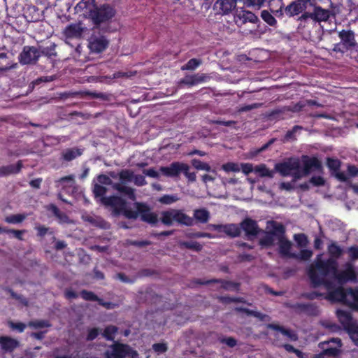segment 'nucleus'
Returning <instances> with one entry per match:
<instances>
[{
  "instance_id": "obj_1",
  "label": "nucleus",
  "mask_w": 358,
  "mask_h": 358,
  "mask_svg": "<svg viewBox=\"0 0 358 358\" xmlns=\"http://www.w3.org/2000/svg\"><path fill=\"white\" fill-rule=\"evenodd\" d=\"M308 275L313 287L323 285L327 290L335 288L334 283L328 280V277H331L334 280H336L339 285H343L349 281H355L357 278L352 264L346 263L344 270L338 271L336 259L329 258L323 260L320 258V256L317 257L315 264L310 267Z\"/></svg>"
},
{
  "instance_id": "obj_2",
  "label": "nucleus",
  "mask_w": 358,
  "mask_h": 358,
  "mask_svg": "<svg viewBox=\"0 0 358 358\" xmlns=\"http://www.w3.org/2000/svg\"><path fill=\"white\" fill-rule=\"evenodd\" d=\"M101 200L106 206H110L113 208L112 215L114 217L122 215L127 219L136 220L140 216L142 221L152 225L158 222L157 214L151 212L148 206L145 203L136 202L134 203L136 209L132 210L127 208L124 199L117 196L104 197Z\"/></svg>"
},
{
  "instance_id": "obj_3",
  "label": "nucleus",
  "mask_w": 358,
  "mask_h": 358,
  "mask_svg": "<svg viewBox=\"0 0 358 358\" xmlns=\"http://www.w3.org/2000/svg\"><path fill=\"white\" fill-rule=\"evenodd\" d=\"M115 14L116 10L113 6L103 3L96 6L93 10H90V18L96 28L106 32H110L113 30L110 29L109 24Z\"/></svg>"
},
{
  "instance_id": "obj_4",
  "label": "nucleus",
  "mask_w": 358,
  "mask_h": 358,
  "mask_svg": "<svg viewBox=\"0 0 358 358\" xmlns=\"http://www.w3.org/2000/svg\"><path fill=\"white\" fill-rule=\"evenodd\" d=\"M328 291V298L333 301L343 302L350 307L358 308V288L344 289L342 287Z\"/></svg>"
},
{
  "instance_id": "obj_5",
  "label": "nucleus",
  "mask_w": 358,
  "mask_h": 358,
  "mask_svg": "<svg viewBox=\"0 0 358 358\" xmlns=\"http://www.w3.org/2000/svg\"><path fill=\"white\" fill-rule=\"evenodd\" d=\"M160 221L166 226H171L173 222L187 227L193 226L194 218L185 214L182 210L171 208L161 213Z\"/></svg>"
},
{
  "instance_id": "obj_6",
  "label": "nucleus",
  "mask_w": 358,
  "mask_h": 358,
  "mask_svg": "<svg viewBox=\"0 0 358 358\" xmlns=\"http://www.w3.org/2000/svg\"><path fill=\"white\" fill-rule=\"evenodd\" d=\"M274 1V0L268 1L269 10H262L260 17L268 26L276 28L278 27V21L275 17H283V3H281L278 9H274L273 8V3Z\"/></svg>"
},
{
  "instance_id": "obj_7",
  "label": "nucleus",
  "mask_w": 358,
  "mask_h": 358,
  "mask_svg": "<svg viewBox=\"0 0 358 358\" xmlns=\"http://www.w3.org/2000/svg\"><path fill=\"white\" fill-rule=\"evenodd\" d=\"M280 227L285 228L282 224L273 222L272 230L264 232V236L259 239V245L262 247L268 248L278 243L280 237L279 234H281L280 233L282 232V229H280Z\"/></svg>"
},
{
  "instance_id": "obj_8",
  "label": "nucleus",
  "mask_w": 358,
  "mask_h": 358,
  "mask_svg": "<svg viewBox=\"0 0 358 358\" xmlns=\"http://www.w3.org/2000/svg\"><path fill=\"white\" fill-rule=\"evenodd\" d=\"M331 15L334 14L330 10L323 8L320 6H314L311 12H304L301 14V19L302 21L311 19L315 22L320 23L327 22Z\"/></svg>"
},
{
  "instance_id": "obj_9",
  "label": "nucleus",
  "mask_w": 358,
  "mask_h": 358,
  "mask_svg": "<svg viewBox=\"0 0 358 358\" xmlns=\"http://www.w3.org/2000/svg\"><path fill=\"white\" fill-rule=\"evenodd\" d=\"M98 181L103 185H111L113 189L127 196L129 199L132 201L136 200L135 189L134 188L120 183L113 182L109 177L103 174L98 176Z\"/></svg>"
},
{
  "instance_id": "obj_10",
  "label": "nucleus",
  "mask_w": 358,
  "mask_h": 358,
  "mask_svg": "<svg viewBox=\"0 0 358 358\" xmlns=\"http://www.w3.org/2000/svg\"><path fill=\"white\" fill-rule=\"evenodd\" d=\"M109 45V40L103 35L94 33L88 39V48L92 52L101 53L103 52Z\"/></svg>"
},
{
  "instance_id": "obj_11",
  "label": "nucleus",
  "mask_w": 358,
  "mask_h": 358,
  "mask_svg": "<svg viewBox=\"0 0 358 358\" xmlns=\"http://www.w3.org/2000/svg\"><path fill=\"white\" fill-rule=\"evenodd\" d=\"M39 53L37 47L25 45L18 55V61L22 65H34L39 59Z\"/></svg>"
},
{
  "instance_id": "obj_12",
  "label": "nucleus",
  "mask_w": 358,
  "mask_h": 358,
  "mask_svg": "<svg viewBox=\"0 0 358 358\" xmlns=\"http://www.w3.org/2000/svg\"><path fill=\"white\" fill-rule=\"evenodd\" d=\"M281 234L279 237V241L278 242V252L282 257H289L293 258L296 257V254L291 252V248L292 246V243L290 241H289L285 236V228H282Z\"/></svg>"
},
{
  "instance_id": "obj_13",
  "label": "nucleus",
  "mask_w": 358,
  "mask_h": 358,
  "mask_svg": "<svg viewBox=\"0 0 358 358\" xmlns=\"http://www.w3.org/2000/svg\"><path fill=\"white\" fill-rule=\"evenodd\" d=\"M289 307L299 314L303 313L309 316H317L320 314L319 307L313 303H296Z\"/></svg>"
},
{
  "instance_id": "obj_14",
  "label": "nucleus",
  "mask_w": 358,
  "mask_h": 358,
  "mask_svg": "<svg viewBox=\"0 0 358 358\" xmlns=\"http://www.w3.org/2000/svg\"><path fill=\"white\" fill-rule=\"evenodd\" d=\"M300 168V162L297 159L289 160L275 165V170L282 176H291L294 170Z\"/></svg>"
},
{
  "instance_id": "obj_15",
  "label": "nucleus",
  "mask_w": 358,
  "mask_h": 358,
  "mask_svg": "<svg viewBox=\"0 0 358 358\" xmlns=\"http://www.w3.org/2000/svg\"><path fill=\"white\" fill-rule=\"evenodd\" d=\"M319 346L322 350V355L336 356L339 352L338 348L341 346V341L340 338H332L320 343Z\"/></svg>"
},
{
  "instance_id": "obj_16",
  "label": "nucleus",
  "mask_w": 358,
  "mask_h": 358,
  "mask_svg": "<svg viewBox=\"0 0 358 358\" xmlns=\"http://www.w3.org/2000/svg\"><path fill=\"white\" fill-rule=\"evenodd\" d=\"M234 22L238 27H241L247 22L257 24L260 22V20L252 11L243 10L241 12L234 15Z\"/></svg>"
},
{
  "instance_id": "obj_17",
  "label": "nucleus",
  "mask_w": 358,
  "mask_h": 358,
  "mask_svg": "<svg viewBox=\"0 0 358 358\" xmlns=\"http://www.w3.org/2000/svg\"><path fill=\"white\" fill-rule=\"evenodd\" d=\"M237 6L236 0H217L213 5V10L218 14L227 15L231 14Z\"/></svg>"
},
{
  "instance_id": "obj_18",
  "label": "nucleus",
  "mask_w": 358,
  "mask_h": 358,
  "mask_svg": "<svg viewBox=\"0 0 358 358\" xmlns=\"http://www.w3.org/2000/svg\"><path fill=\"white\" fill-rule=\"evenodd\" d=\"M307 4L299 1V0H295L292 1L287 6H283V14L285 13L288 17H294L299 15L301 13L306 12Z\"/></svg>"
},
{
  "instance_id": "obj_19",
  "label": "nucleus",
  "mask_w": 358,
  "mask_h": 358,
  "mask_svg": "<svg viewBox=\"0 0 358 358\" xmlns=\"http://www.w3.org/2000/svg\"><path fill=\"white\" fill-rule=\"evenodd\" d=\"M184 163L176 162L171 163L169 166H161L159 168V171L161 173L169 178H178L180 174L182 173V171H184Z\"/></svg>"
},
{
  "instance_id": "obj_20",
  "label": "nucleus",
  "mask_w": 358,
  "mask_h": 358,
  "mask_svg": "<svg viewBox=\"0 0 358 358\" xmlns=\"http://www.w3.org/2000/svg\"><path fill=\"white\" fill-rule=\"evenodd\" d=\"M212 228L219 232H224L230 237H237L241 234V228L236 224H213Z\"/></svg>"
},
{
  "instance_id": "obj_21",
  "label": "nucleus",
  "mask_w": 358,
  "mask_h": 358,
  "mask_svg": "<svg viewBox=\"0 0 358 358\" xmlns=\"http://www.w3.org/2000/svg\"><path fill=\"white\" fill-rule=\"evenodd\" d=\"M130 350L127 345L115 343L111 346V351L107 352V358H125Z\"/></svg>"
},
{
  "instance_id": "obj_22",
  "label": "nucleus",
  "mask_w": 358,
  "mask_h": 358,
  "mask_svg": "<svg viewBox=\"0 0 358 358\" xmlns=\"http://www.w3.org/2000/svg\"><path fill=\"white\" fill-rule=\"evenodd\" d=\"M209 78L205 73H196L194 75H187L179 81V85H185L189 87L196 85L199 83L206 82Z\"/></svg>"
},
{
  "instance_id": "obj_23",
  "label": "nucleus",
  "mask_w": 358,
  "mask_h": 358,
  "mask_svg": "<svg viewBox=\"0 0 358 358\" xmlns=\"http://www.w3.org/2000/svg\"><path fill=\"white\" fill-rule=\"evenodd\" d=\"M341 41L350 50L355 48L358 50V44L356 42L355 33L352 30H342L338 32Z\"/></svg>"
},
{
  "instance_id": "obj_24",
  "label": "nucleus",
  "mask_w": 358,
  "mask_h": 358,
  "mask_svg": "<svg viewBox=\"0 0 358 358\" xmlns=\"http://www.w3.org/2000/svg\"><path fill=\"white\" fill-rule=\"evenodd\" d=\"M193 282L197 285H208L213 282H217L221 284V287L226 290H234L237 289L239 287L238 283H236L231 281L223 280L220 279H211L208 280H203L201 279H195Z\"/></svg>"
},
{
  "instance_id": "obj_25",
  "label": "nucleus",
  "mask_w": 358,
  "mask_h": 358,
  "mask_svg": "<svg viewBox=\"0 0 358 358\" xmlns=\"http://www.w3.org/2000/svg\"><path fill=\"white\" fill-rule=\"evenodd\" d=\"M80 296L85 301H97L99 305L106 309H113L115 305L111 302H105L103 299L99 298L94 292L83 289L80 292Z\"/></svg>"
},
{
  "instance_id": "obj_26",
  "label": "nucleus",
  "mask_w": 358,
  "mask_h": 358,
  "mask_svg": "<svg viewBox=\"0 0 358 358\" xmlns=\"http://www.w3.org/2000/svg\"><path fill=\"white\" fill-rule=\"evenodd\" d=\"M241 230L243 229L248 236H255L259 232V229L256 221L251 218H246L241 223Z\"/></svg>"
},
{
  "instance_id": "obj_27",
  "label": "nucleus",
  "mask_w": 358,
  "mask_h": 358,
  "mask_svg": "<svg viewBox=\"0 0 358 358\" xmlns=\"http://www.w3.org/2000/svg\"><path fill=\"white\" fill-rule=\"evenodd\" d=\"M321 167L320 161L315 157H303V174L309 175L313 169H319Z\"/></svg>"
},
{
  "instance_id": "obj_28",
  "label": "nucleus",
  "mask_w": 358,
  "mask_h": 358,
  "mask_svg": "<svg viewBox=\"0 0 358 358\" xmlns=\"http://www.w3.org/2000/svg\"><path fill=\"white\" fill-rule=\"evenodd\" d=\"M83 32V29L80 23L71 24L64 30V35L69 38H79Z\"/></svg>"
},
{
  "instance_id": "obj_29",
  "label": "nucleus",
  "mask_w": 358,
  "mask_h": 358,
  "mask_svg": "<svg viewBox=\"0 0 358 358\" xmlns=\"http://www.w3.org/2000/svg\"><path fill=\"white\" fill-rule=\"evenodd\" d=\"M0 345L3 351L11 352L19 346V342L10 337L1 336L0 337Z\"/></svg>"
},
{
  "instance_id": "obj_30",
  "label": "nucleus",
  "mask_w": 358,
  "mask_h": 358,
  "mask_svg": "<svg viewBox=\"0 0 358 358\" xmlns=\"http://www.w3.org/2000/svg\"><path fill=\"white\" fill-rule=\"evenodd\" d=\"M38 51L39 53V57H41L42 55L46 57L48 59L53 61L54 58L57 57V54L56 52V45L55 43H51L48 46L39 45L38 48Z\"/></svg>"
},
{
  "instance_id": "obj_31",
  "label": "nucleus",
  "mask_w": 358,
  "mask_h": 358,
  "mask_svg": "<svg viewBox=\"0 0 358 358\" xmlns=\"http://www.w3.org/2000/svg\"><path fill=\"white\" fill-rule=\"evenodd\" d=\"M82 218L84 221L100 228H107L108 223L101 217L94 215H83Z\"/></svg>"
},
{
  "instance_id": "obj_32",
  "label": "nucleus",
  "mask_w": 358,
  "mask_h": 358,
  "mask_svg": "<svg viewBox=\"0 0 358 358\" xmlns=\"http://www.w3.org/2000/svg\"><path fill=\"white\" fill-rule=\"evenodd\" d=\"M22 167L21 161L17 162L16 164H10L0 167V177L6 176L10 174L17 173Z\"/></svg>"
},
{
  "instance_id": "obj_33",
  "label": "nucleus",
  "mask_w": 358,
  "mask_h": 358,
  "mask_svg": "<svg viewBox=\"0 0 358 358\" xmlns=\"http://www.w3.org/2000/svg\"><path fill=\"white\" fill-rule=\"evenodd\" d=\"M82 154L83 150L81 149L73 148L64 150L62 152V156L64 160L70 162L78 157H80Z\"/></svg>"
},
{
  "instance_id": "obj_34",
  "label": "nucleus",
  "mask_w": 358,
  "mask_h": 358,
  "mask_svg": "<svg viewBox=\"0 0 358 358\" xmlns=\"http://www.w3.org/2000/svg\"><path fill=\"white\" fill-rule=\"evenodd\" d=\"M194 218L200 223L205 224L210 219V213L206 208L196 209L194 210Z\"/></svg>"
},
{
  "instance_id": "obj_35",
  "label": "nucleus",
  "mask_w": 358,
  "mask_h": 358,
  "mask_svg": "<svg viewBox=\"0 0 358 358\" xmlns=\"http://www.w3.org/2000/svg\"><path fill=\"white\" fill-rule=\"evenodd\" d=\"M96 6L95 0H81L77 3L75 9L77 12L87 10L90 13V10H93Z\"/></svg>"
},
{
  "instance_id": "obj_36",
  "label": "nucleus",
  "mask_w": 358,
  "mask_h": 358,
  "mask_svg": "<svg viewBox=\"0 0 358 358\" xmlns=\"http://www.w3.org/2000/svg\"><path fill=\"white\" fill-rule=\"evenodd\" d=\"M134 171L129 169L122 170L119 173V180L120 182L118 183L126 185L127 182H132L134 178Z\"/></svg>"
},
{
  "instance_id": "obj_37",
  "label": "nucleus",
  "mask_w": 358,
  "mask_h": 358,
  "mask_svg": "<svg viewBox=\"0 0 358 358\" xmlns=\"http://www.w3.org/2000/svg\"><path fill=\"white\" fill-rule=\"evenodd\" d=\"M254 172L258 174L260 177H268L270 178H272L274 174V171L269 170L265 164H260L255 166Z\"/></svg>"
},
{
  "instance_id": "obj_38",
  "label": "nucleus",
  "mask_w": 358,
  "mask_h": 358,
  "mask_svg": "<svg viewBox=\"0 0 358 358\" xmlns=\"http://www.w3.org/2000/svg\"><path fill=\"white\" fill-rule=\"evenodd\" d=\"M56 183L58 184V186H62V189H64L68 187H71L75 184L74 176L70 175L68 176L62 177L57 180Z\"/></svg>"
},
{
  "instance_id": "obj_39",
  "label": "nucleus",
  "mask_w": 358,
  "mask_h": 358,
  "mask_svg": "<svg viewBox=\"0 0 358 358\" xmlns=\"http://www.w3.org/2000/svg\"><path fill=\"white\" fill-rule=\"evenodd\" d=\"M117 329V327L109 325L105 328L103 332V336L108 341H113Z\"/></svg>"
},
{
  "instance_id": "obj_40",
  "label": "nucleus",
  "mask_w": 358,
  "mask_h": 358,
  "mask_svg": "<svg viewBox=\"0 0 358 358\" xmlns=\"http://www.w3.org/2000/svg\"><path fill=\"white\" fill-rule=\"evenodd\" d=\"M202 63V61L199 59L193 58L189 59L187 64L181 67L182 71L190 70L193 71L199 67Z\"/></svg>"
},
{
  "instance_id": "obj_41",
  "label": "nucleus",
  "mask_w": 358,
  "mask_h": 358,
  "mask_svg": "<svg viewBox=\"0 0 358 358\" xmlns=\"http://www.w3.org/2000/svg\"><path fill=\"white\" fill-rule=\"evenodd\" d=\"M180 198L177 194H165L158 199V201L162 204L170 205L178 201Z\"/></svg>"
},
{
  "instance_id": "obj_42",
  "label": "nucleus",
  "mask_w": 358,
  "mask_h": 358,
  "mask_svg": "<svg viewBox=\"0 0 358 358\" xmlns=\"http://www.w3.org/2000/svg\"><path fill=\"white\" fill-rule=\"evenodd\" d=\"M180 247L185 248L187 249L193 250L196 252H200L203 249L202 245L196 241H183L180 243Z\"/></svg>"
},
{
  "instance_id": "obj_43",
  "label": "nucleus",
  "mask_w": 358,
  "mask_h": 358,
  "mask_svg": "<svg viewBox=\"0 0 358 358\" xmlns=\"http://www.w3.org/2000/svg\"><path fill=\"white\" fill-rule=\"evenodd\" d=\"M266 0H245L244 6L247 8H252L259 10L264 6Z\"/></svg>"
},
{
  "instance_id": "obj_44",
  "label": "nucleus",
  "mask_w": 358,
  "mask_h": 358,
  "mask_svg": "<svg viewBox=\"0 0 358 358\" xmlns=\"http://www.w3.org/2000/svg\"><path fill=\"white\" fill-rule=\"evenodd\" d=\"M303 129V127L301 126L296 125L292 127L291 130H289L285 136V141H294L296 140V134L301 131Z\"/></svg>"
},
{
  "instance_id": "obj_45",
  "label": "nucleus",
  "mask_w": 358,
  "mask_h": 358,
  "mask_svg": "<svg viewBox=\"0 0 358 358\" xmlns=\"http://www.w3.org/2000/svg\"><path fill=\"white\" fill-rule=\"evenodd\" d=\"M106 192L107 189L105 187H103L98 184L94 185L93 188V193L94 194V196L96 198L100 197V201L101 203H103L104 206L106 205L102 202L101 199L105 197L103 196V195L106 193Z\"/></svg>"
},
{
  "instance_id": "obj_46",
  "label": "nucleus",
  "mask_w": 358,
  "mask_h": 358,
  "mask_svg": "<svg viewBox=\"0 0 358 358\" xmlns=\"http://www.w3.org/2000/svg\"><path fill=\"white\" fill-rule=\"evenodd\" d=\"M29 327L34 329H41L44 327H51V324L48 320H34L29 322Z\"/></svg>"
},
{
  "instance_id": "obj_47",
  "label": "nucleus",
  "mask_w": 358,
  "mask_h": 358,
  "mask_svg": "<svg viewBox=\"0 0 358 358\" xmlns=\"http://www.w3.org/2000/svg\"><path fill=\"white\" fill-rule=\"evenodd\" d=\"M337 316L340 322L343 324H349L351 321L350 314L345 310H337Z\"/></svg>"
},
{
  "instance_id": "obj_48",
  "label": "nucleus",
  "mask_w": 358,
  "mask_h": 358,
  "mask_svg": "<svg viewBox=\"0 0 358 358\" xmlns=\"http://www.w3.org/2000/svg\"><path fill=\"white\" fill-rule=\"evenodd\" d=\"M26 217V215L24 214L11 215L10 216H7L5 221L10 224H18L22 222Z\"/></svg>"
},
{
  "instance_id": "obj_49",
  "label": "nucleus",
  "mask_w": 358,
  "mask_h": 358,
  "mask_svg": "<svg viewBox=\"0 0 358 358\" xmlns=\"http://www.w3.org/2000/svg\"><path fill=\"white\" fill-rule=\"evenodd\" d=\"M327 165L334 173L339 170L341 167V162L337 159L327 158Z\"/></svg>"
},
{
  "instance_id": "obj_50",
  "label": "nucleus",
  "mask_w": 358,
  "mask_h": 358,
  "mask_svg": "<svg viewBox=\"0 0 358 358\" xmlns=\"http://www.w3.org/2000/svg\"><path fill=\"white\" fill-rule=\"evenodd\" d=\"M192 166L198 170H204L210 171L211 170L210 166L206 162H203L199 159H194L192 161Z\"/></svg>"
},
{
  "instance_id": "obj_51",
  "label": "nucleus",
  "mask_w": 358,
  "mask_h": 358,
  "mask_svg": "<svg viewBox=\"0 0 358 358\" xmlns=\"http://www.w3.org/2000/svg\"><path fill=\"white\" fill-rule=\"evenodd\" d=\"M294 239L299 247H306L308 243L307 236L304 234H294Z\"/></svg>"
},
{
  "instance_id": "obj_52",
  "label": "nucleus",
  "mask_w": 358,
  "mask_h": 358,
  "mask_svg": "<svg viewBox=\"0 0 358 358\" xmlns=\"http://www.w3.org/2000/svg\"><path fill=\"white\" fill-rule=\"evenodd\" d=\"M184 171H182V173L185 175V176L187 178L189 182H194L196 181V176L194 172H189V166L187 164L184 163Z\"/></svg>"
},
{
  "instance_id": "obj_53",
  "label": "nucleus",
  "mask_w": 358,
  "mask_h": 358,
  "mask_svg": "<svg viewBox=\"0 0 358 358\" xmlns=\"http://www.w3.org/2000/svg\"><path fill=\"white\" fill-rule=\"evenodd\" d=\"M132 182L138 187H142L148 184L145 178L143 175H135L134 174V178Z\"/></svg>"
},
{
  "instance_id": "obj_54",
  "label": "nucleus",
  "mask_w": 358,
  "mask_h": 358,
  "mask_svg": "<svg viewBox=\"0 0 358 358\" xmlns=\"http://www.w3.org/2000/svg\"><path fill=\"white\" fill-rule=\"evenodd\" d=\"M222 169L226 172H238L240 171L239 166L237 164L228 162L222 166Z\"/></svg>"
},
{
  "instance_id": "obj_55",
  "label": "nucleus",
  "mask_w": 358,
  "mask_h": 358,
  "mask_svg": "<svg viewBox=\"0 0 358 358\" xmlns=\"http://www.w3.org/2000/svg\"><path fill=\"white\" fill-rule=\"evenodd\" d=\"M296 255L297 257H294V259L307 261L312 257L313 252L311 250L304 249L301 250L300 253Z\"/></svg>"
},
{
  "instance_id": "obj_56",
  "label": "nucleus",
  "mask_w": 358,
  "mask_h": 358,
  "mask_svg": "<svg viewBox=\"0 0 358 358\" xmlns=\"http://www.w3.org/2000/svg\"><path fill=\"white\" fill-rule=\"evenodd\" d=\"M329 251L330 254L335 257H339L342 254L341 248L335 244H331L329 246Z\"/></svg>"
},
{
  "instance_id": "obj_57",
  "label": "nucleus",
  "mask_w": 358,
  "mask_h": 358,
  "mask_svg": "<svg viewBox=\"0 0 358 358\" xmlns=\"http://www.w3.org/2000/svg\"><path fill=\"white\" fill-rule=\"evenodd\" d=\"M350 50L341 41L340 43H338L334 45V48L332 49V51L336 52H340L343 54L344 52H347L348 50Z\"/></svg>"
},
{
  "instance_id": "obj_58",
  "label": "nucleus",
  "mask_w": 358,
  "mask_h": 358,
  "mask_svg": "<svg viewBox=\"0 0 358 358\" xmlns=\"http://www.w3.org/2000/svg\"><path fill=\"white\" fill-rule=\"evenodd\" d=\"M152 349L158 354H161L167 350V346L165 343H155L152 345Z\"/></svg>"
},
{
  "instance_id": "obj_59",
  "label": "nucleus",
  "mask_w": 358,
  "mask_h": 358,
  "mask_svg": "<svg viewBox=\"0 0 358 358\" xmlns=\"http://www.w3.org/2000/svg\"><path fill=\"white\" fill-rule=\"evenodd\" d=\"M262 106V103H255L252 104L246 105V106L241 107L239 108L238 111L239 112H246V111H249V110H251L253 109L258 108L261 107Z\"/></svg>"
},
{
  "instance_id": "obj_60",
  "label": "nucleus",
  "mask_w": 358,
  "mask_h": 358,
  "mask_svg": "<svg viewBox=\"0 0 358 358\" xmlns=\"http://www.w3.org/2000/svg\"><path fill=\"white\" fill-rule=\"evenodd\" d=\"M143 173L146 176L153 178H159V173L158 171H157L155 169H144L143 171Z\"/></svg>"
},
{
  "instance_id": "obj_61",
  "label": "nucleus",
  "mask_w": 358,
  "mask_h": 358,
  "mask_svg": "<svg viewBox=\"0 0 358 358\" xmlns=\"http://www.w3.org/2000/svg\"><path fill=\"white\" fill-rule=\"evenodd\" d=\"M114 278L117 280H120L123 282H126V283H134V280L130 279L124 273H118L115 274Z\"/></svg>"
},
{
  "instance_id": "obj_62",
  "label": "nucleus",
  "mask_w": 358,
  "mask_h": 358,
  "mask_svg": "<svg viewBox=\"0 0 358 358\" xmlns=\"http://www.w3.org/2000/svg\"><path fill=\"white\" fill-rule=\"evenodd\" d=\"M80 94L79 92H65L59 94V99H66L69 98H73Z\"/></svg>"
},
{
  "instance_id": "obj_63",
  "label": "nucleus",
  "mask_w": 358,
  "mask_h": 358,
  "mask_svg": "<svg viewBox=\"0 0 358 358\" xmlns=\"http://www.w3.org/2000/svg\"><path fill=\"white\" fill-rule=\"evenodd\" d=\"M99 334V329L97 328H92L90 329L88 331V334L87 336V341H93L95 339Z\"/></svg>"
},
{
  "instance_id": "obj_64",
  "label": "nucleus",
  "mask_w": 358,
  "mask_h": 358,
  "mask_svg": "<svg viewBox=\"0 0 358 358\" xmlns=\"http://www.w3.org/2000/svg\"><path fill=\"white\" fill-rule=\"evenodd\" d=\"M310 182L315 186H322L324 184V180L321 176H313L310 178Z\"/></svg>"
}]
</instances>
